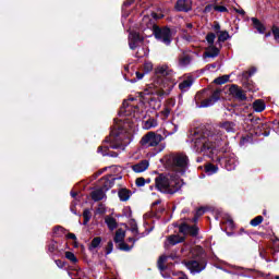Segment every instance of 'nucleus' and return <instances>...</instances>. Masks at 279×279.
<instances>
[{"label":"nucleus","instance_id":"nucleus-1","mask_svg":"<svg viewBox=\"0 0 279 279\" xmlns=\"http://www.w3.org/2000/svg\"><path fill=\"white\" fill-rule=\"evenodd\" d=\"M155 75L157 80L148 85V88L144 89V95H157L158 97L169 95L173 90V86H175L173 70L167 64H160L155 68Z\"/></svg>","mask_w":279,"mask_h":279},{"label":"nucleus","instance_id":"nucleus-2","mask_svg":"<svg viewBox=\"0 0 279 279\" xmlns=\"http://www.w3.org/2000/svg\"><path fill=\"white\" fill-rule=\"evenodd\" d=\"M155 186L160 193H169L170 195L178 193V189H180L171 174H159L155 179Z\"/></svg>","mask_w":279,"mask_h":279},{"label":"nucleus","instance_id":"nucleus-3","mask_svg":"<svg viewBox=\"0 0 279 279\" xmlns=\"http://www.w3.org/2000/svg\"><path fill=\"white\" fill-rule=\"evenodd\" d=\"M132 129V124H130V121L125 120H119L113 125V130L111 131L109 140H106V143H110L109 147L111 149H119V145L112 143L114 141V136H119V134H122V132H128V130Z\"/></svg>","mask_w":279,"mask_h":279},{"label":"nucleus","instance_id":"nucleus-4","mask_svg":"<svg viewBox=\"0 0 279 279\" xmlns=\"http://www.w3.org/2000/svg\"><path fill=\"white\" fill-rule=\"evenodd\" d=\"M172 170L177 173H184L189 169V157L184 154H177L171 158Z\"/></svg>","mask_w":279,"mask_h":279},{"label":"nucleus","instance_id":"nucleus-5","mask_svg":"<svg viewBox=\"0 0 279 279\" xmlns=\"http://www.w3.org/2000/svg\"><path fill=\"white\" fill-rule=\"evenodd\" d=\"M162 141H165L162 135L150 131L142 137L141 145L142 147H158Z\"/></svg>","mask_w":279,"mask_h":279},{"label":"nucleus","instance_id":"nucleus-6","mask_svg":"<svg viewBox=\"0 0 279 279\" xmlns=\"http://www.w3.org/2000/svg\"><path fill=\"white\" fill-rule=\"evenodd\" d=\"M153 34L157 40L163 43V45H171V29L163 27L160 28L156 25L153 26Z\"/></svg>","mask_w":279,"mask_h":279},{"label":"nucleus","instance_id":"nucleus-7","mask_svg":"<svg viewBox=\"0 0 279 279\" xmlns=\"http://www.w3.org/2000/svg\"><path fill=\"white\" fill-rule=\"evenodd\" d=\"M183 265L191 271V274H199V271H204L206 269V262L204 259L197 260H184Z\"/></svg>","mask_w":279,"mask_h":279},{"label":"nucleus","instance_id":"nucleus-8","mask_svg":"<svg viewBox=\"0 0 279 279\" xmlns=\"http://www.w3.org/2000/svg\"><path fill=\"white\" fill-rule=\"evenodd\" d=\"M220 98H221V89H216L213 93L210 98H207L201 101V105L198 106V108H208L209 106H213L214 104H216V101H219Z\"/></svg>","mask_w":279,"mask_h":279},{"label":"nucleus","instance_id":"nucleus-9","mask_svg":"<svg viewBox=\"0 0 279 279\" xmlns=\"http://www.w3.org/2000/svg\"><path fill=\"white\" fill-rule=\"evenodd\" d=\"M191 62H193V57H191V54H189L186 51H183L181 54H179L178 66L181 69H186Z\"/></svg>","mask_w":279,"mask_h":279},{"label":"nucleus","instance_id":"nucleus-10","mask_svg":"<svg viewBox=\"0 0 279 279\" xmlns=\"http://www.w3.org/2000/svg\"><path fill=\"white\" fill-rule=\"evenodd\" d=\"M193 9V2L191 0H178L175 10L178 12H191Z\"/></svg>","mask_w":279,"mask_h":279},{"label":"nucleus","instance_id":"nucleus-11","mask_svg":"<svg viewBox=\"0 0 279 279\" xmlns=\"http://www.w3.org/2000/svg\"><path fill=\"white\" fill-rule=\"evenodd\" d=\"M143 43V37L138 33H131L129 36V47L130 49H136L138 45Z\"/></svg>","mask_w":279,"mask_h":279},{"label":"nucleus","instance_id":"nucleus-12","mask_svg":"<svg viewBox=\"0 0 279 279\" xmlns=\"http://www.w3.org/2000/svg\"><path fill=\"white\" fill-rule=\"evenodd\" d=\"M229 90L231 95L240 101H245V99H247V96H245V92H243V89L239 88V86L236 85H232Z\"/></svg>","mask_w":279,"mask_h":279},{"label":"nucleus","instance_id":"nucleus-13","mask_svg":"<svg viewBox=\"0 0 279 279\" xmlns=\"http://www.w3.org/2000/svg\"><path fill=\"white\" fill-rule=\"evenodd\" d=\"M196 151H206L213 147V143L206 141V138H199L195 141Z\"/></svg>","mask_w":279,"mask_h":279},{"label":"nucleus","instance_id":"nucleus-14","mask_svg":"<svg viewBox=\"0 0 279 279\" xmlns=\"http://www.w3.org/2000/svg\"><path fill=\"white\" fill-rule=\"evenodd\" d=\"M147 169H149V160L147 159H144L132 166V170L135 173H143L144 171H147Z\"/></svg>","mask_w":279,"mask_h":279},{"label":"nucleus","instance_id":"nucleus-15","mask_svg":"<svg viewBox=\"0 0 279 279\" xmlns=\"http://www.w3.org/2000/svg\"><path fill=\"white\" fill-rule=\"evenodd\" d=\"M180 231L184 232V234H191V236H197V228L195 226L184 223L180 227Z\"/></svg>","mask_w":279,"mask_h":279},{"label":"nucleus","instance_id":"nucleus-16","mask_svg":"<svg viewBox=\"0 0 279 279\" xmlns=\"http://www.w3.org/2000/svg\"><path fill=\"white\" fill-rule=\"evenodd\" d=\"M184 238H180L179 235H170L165 242V247H169L170 245H178V243H182Z\"/></svg>","mask_w":279,"mask_h":279},{"label":"nucleus","instance_id":"nucleus-17","mask_svg":"<svg viewBox=\"0 0 279 279\" xmlns=\"http://www.w3.org/2000/svg\"><path fill=\"white\" fill-rule=\"evenodd\" d=\"M219 56V50L215 46H209L204 52V58H217Z\"/></svg>","mask_w":279,"mask_h":279},{"label":"nucleus","instance_id":"nucleus-18","mask_svg":"<svg viewBox=\"0 0 279 279\" xmlns=\"http://www.w3.org/2000/svg\"><path fill=\"white\" fill-rule=\"evenodd\" d=\"M118 195L120 197V202H128V199L132 197V192L128 189H121L119 190Z\"/></svg>","mask_w":279,"mask_h":279},{"label":"nucleus","instance_id":"nucleus-19","mask_svg":"<svg viewBox=\"0 0 279 279\" xmlns=\"http://www.w3.org/2000/svg\"><path fill=\"white\" fill-rule=\"evenodd\" d=\"M253 27L257 29L259 34H265V25L256 17H252Z\"/></svg>","mask_w":279,"mask_h":279},{"label":"nucleus","instance_id":"nucleus-20","mask_svg":"<svg viewBox=\"0 0 279 279\" xmlns=\"http://www.w3.org/2000/svg\"><path fill=\"white\" fill-rule=\"evenodd\" d=\"M266 108L265 100L257 99L253 102V110L255 112H263Z\"/></svg>","mask_w":279,"mask_h":279},{"label":"nucleus","instance_id":"nucleus-21","mask_svg":"<svg viewBox=\"0 0 279 279\" xmlns=\"http://www.w3.org/2000/svg\"><path fill=\"white\" fill-rule=\"evenodd\" d=\"M106 197V193H104V190H95L92 192V199L94 202H101Z\"/></svg>","mask_w":279,"mask_h":279},{"label":"nucleus","instance_id":"nucleus-22","mask_svg":"<svg viewBox=\"0 0 279 279\" xmlns=\"http://www.w3.org/2000/svg\"><path fill=\"white\" fill-rule=\"evenodd\" d=\"M114 243H123V241H125V232L123 231V229H118L116 231V235L113 238Z\"/></svg>","mask_w":279,"mask_h":279},{"label":"nucleus","instance_id":"nucleus-23","mask_svg":"<svg viewBox=\"0 0 279 279\" xmlns=\"http://www.w3.org/2000/svg\"><path fill=\"white\" fill-rule=\"evenodd\" d=\"M191 86H193V81H191V78L184 80L182 83L179 84V88L180 90H182V93H186V90H189Z\"/></svg>","mask_w":279,"mask_h":279},{"label":"nucleus","instance_id":"nucleus-24","mask_svg":"<svg viewBox=\"0 0 279 279\" xmlns=\"http://www.w3.org/2000/svg\"><path fill=\"white\" fill-rule=\"evenodd\" d=\"M219 128L226 130V132H234V123L232 122H221Z\"/></svg>","mask_w":279,"mask_h":279},{"label":"nucleus","instance_id":"nucleus-25","mask_svg":"<svg viewBox=\"0 0 279 279\" xmlns=\"http://www.w3.org/2000/svg\"><path fill=\"white\" fill-rule=\"evenodd\" d=\"M105 221L110 230H114V228H117V220L114 218L107 217Z\"/></svg>","mask_w":279,"mask_h":279},{"label":"nucleus","instance_id":"nucleus-26","mask_svg":"<svg viewBox=\"0 0 279 279\" xmlns=\"http://www.w3.org/2000/svg\"><path fill=\"white\" fill-rule=\"evenodd\" d=\"M219 168H217V166L209 163L207 166H205V171L206 173H208L209 175H213V173H217Z\"/></svg>","mask_w":279,"mask_h":279},{"label":"nucleus","instance_id":"nucleus-27","mask_svg":"<svg viewBox=\"0 0 279 279\" xmlns=\"http://www.w3.org/2000/svg\"><path fill=\"white\" fill-rule=\"evenodd\" d=\"M99 245H101V238L96 236L92 240V243L89 245V250H96V247H99Z\"/></svg>","mask_w":279,"mask_h":279},{"label":"nucleus","instance_id":"nucleus-28","mask_svg":"<svg viewBox=\"0 0 279 279\" xmlns=\"http://www.w3.org/2000/svg\"><path fill=\"white\" fill-rule=\"evenodd\" d=\"M167 255H161L158 259V267L161 271H165L166 269L165 263H167Z\"/></svg>","mask_w":279,"mask_h":279},{"label":"nucleus","instance_id":"nucleus-29","mask_svg":"<svg viewBox=\"0 0 279 279\" xmlns=\"http://www.w3.org/2000/svg\"><path fill=\"white\" fill-rule=\"evenodd\" d=\"M183 40H185V43H197V38L195 36H192L189 33H184L182 35Z\"/></svg>","mask_w":279,"mask_h":279},{"label":"nucleus","instance_id":"nucleus-30","mask_svg":"<svg viewBox=\"0 0 279 279\" xmlns=\"http://www.w3.org/2000/svg\"><path fill=\"white\" fill-rule=\"evenodd\" d=\"M228 38H230V34H228V32H226V31L219 32L218 40L220 43H226V40H228Z\"/></svg>","mask_w":279,"mask_h":279},{"label":"nucleus","instance_id":"nucleus-31","mask_svg":"<svg viewBox=\"0 0 279 279\" xmlns=\"http://www.w3.org/2000/svg\"><path fill=\"white\" fill-rule=\"evenodd\" d=\"M90 217H93V215L90 214V210L85 209L83 211L84 226H86V223H88L90 221Z\"/></svg>","mask_w":279,"mask_h":279},{"label":"nucleus","instance_id":"nucleus-32","mask_svg":"<svg viewBox=\"0 0 279 279\" xmlns=\"http://www.w3.org/2000/svg\"><path fill=\"white\" fill-rule=\"evenodd\" d=\"M262 223H263V216H257L251 220V226H253V228H256V226H260Z\"/></svg>","mask_w":279,"mask_h":279},{"label":"nucleus","instance_id":"nucleus-33","mask_svg":"<svg viewBox=\"0 0 279 279\" xmlns=\"http://www.w3.org/2000/svg\"><path fill=\"white\" fill-rule=\"evenodd\" d=\"M65 258H68V260H70L71 263H77V257L75 256V254L73 252H65Z\"/></svg>","mask_w":279,"mask_h":279},{"label":"nucleus","instance_id":"nucleus-34","mask_svg":"<svg viewBox=\"0 0 279 279\" xmlns=\"http://www.w3.org/2000/svg\"><path fill=\"white\" fill-rule=\"evenodd\" d=\"M158 125V121L156 119H149L146 121V128L147 130L151 128H156Z\"/></svg>","mask_w":279,"mask_h":279},{"label":"nucleus","instance_id":"nucleus-35","mask_svg":"<svg viewBox=\"0 0 279 279\" xmlns=\"http://www.w3.org/2000/svg\"><path fill=\"white\" fill-rule=\"evenodd\" d=\"M234 159H226V169H228V171H232V169H234Z\"/></svg>","mask_w":279,"mask_h":279},{"label":"nucleus","instance_id":"nucleus-36","mask_svg":"<svg viewBox=\"0 0 279 279\" xmlns=\"http://www.w3.org/2000/svg\"><path fill=\"white\" fill-rule=\"evenodd\" d=\"M275 40L279 44V27L272 26L271 28Z\"/></svg>","mask_w":279,"mask_h":279},{"label":"nucleus","instance_id":"nucleus-37","mask_svg":"<svg viewBox=\"0 0 279 279\" xmlns=\"http://www.w3.org/2000/svg\"><path fill=\"white\" fill-rule=\"evenodd\" d=\"M144 71L145 73H149L154 71V64L151 62L144 63Z\"/></svg>","mask_w":279,"mask_h":279},{"label":"nucleus","instance_id":"nucleus-38","mask_svg":"<svg viewBox=\"0 0 279 279\" xmlns=\"http://www.w3.org/2000/svg\"><path fill=\"white\" fill-rule=\"evenodd\" d=\"M119 248L123 252H130L132 250V246L128 245L125 242H121L119 244Z\"/></svg>","mask_w":279,"mask_h":279},{"label":"nucleus","instance_id":"nucleus-39","mask_svg":"<svg viewBox=\"0 0 279 279\" xmlns=\"http://www.w3.org/2000/svg\"><path fill=\"white\" fill-rule=\"evenodd\" d=\"M215 38H216L215 33H209L206 36V40L207 43H209V45H213L215 43Z\"/></svg>","mask_w":279,"mask_h":279},{"label":"nucleus","instance_id":"nucleus-40","mask_svg":"<svg viewBox=\"0 0 279 279\" xmlns=\"http://www.w3.org/2000/svg\"><path fill=\"white\" fill-rule=\"evenodd\" d=\"M112 250H114V244L112 243V241H109L106 246V254H112Z\"/></svg>","mask_w":279,"mask_h":279},{"label":"nucleus","instance_id":"nucleus-41","mask_svg":"<svg viewBox=\"0 0 279 279\" xmlns=\"http://www.w3.org/2000/svg\"><path fill=\"white\" fill-rule=\"evenodd\" d=\"M206 213V209H204L203 207L198 208L196 210V214H195V221H197V219H199V217H202V215H204Z\"/></svg>","mask_w":279,"mask_h":279},{"label":"nucleus","instance_id":"nucleus-42","mask_svg":"<svg viewBox=\"0 0 279 279\" xmlns=\"http://www.w3.org/2000/svg\"><path fill=\"white\" fill-rule=\"evenodd\" d=\"M228 76H222V77H218V78H216L214 82H215V84H226V82H228Z\"/></svg>","mask_w":279,"mask_h":279},{"label":"nucleus","instance_id":"nucleus-43","mask_svg":"<svg viewBox=\"0 0 279 279\" xmlns=\"http://www.w3.org/2000/svg\"><path fill=\"white\" fill-rule=\"evenodd\" d=\"M194 252H197L196 256H201V254L204 253V248H202V246H195V247L192 250V254H195Z\"/></svg>","mask_w":279,"mask_h":279},{"label":"nucleus","instance_id":"nucleus-44","mask_svg":"<svg viewBox=\"0 0 279 279\" xmlns=\"http://www.w3.org/2000/svg\"><path fill=\"white\" fill-rule=\"evenodd\" d=\"M214 10L216 12H228V8H226L223 5H216V7H214Z\"/></svg>","mask_w":279,"mask_h":279},{"label":"nucleus","instance_id":"nucleus-45","mask_svg":"<svg viewBox=\"0 0 279 279\" xmlns=\"http://www.w3.org/2000/svg\"><path fill=\"white\" fill-rule=\"evenodd\" d=\"M136 186H145V179L144 178H137L135 181Z\"/></svg>","mask_w":279,"mask_h":279},{"label":"nucleus","instance_id":"nucleus-46","mask_svg":"<svg viewBox=\"0 0 279 279\" xmlns=\"http://www.w3.org/2000/svg\"><path fill=\"white\" fill-rule=\"evenodd\" d=\"M171 113V110L169 108H166L163 111H161V114L167 118Z\"/></svg>","mask_w":279,"mask_h":279},{"label":"nucleus","instance_id":"nucleus-47","mask_svg":"<svg viewBox=\"0 0 279 279\" xmlns=\"http://www.w3.org/2000/svg\"><path fill=\"white\" fill-rule=\"evenodd\" d=\"M66 239H71L72 241H77V236L74 233H68Z\"/></svg>","mask_w":279,"mask_h":279},{"label":"nucleus","instance_id":"nucleus-48","mask_svg":"<svg viewBox=\"0 0 279 279\" xmlns=\"http://www.w3.org/2000/svg\"><path fill=\"white\" fill-rule=\"evenodd\" d=\"M58 232H64V228L63 227H54V233L58 234Z\"/></svg>","mask_w":279,"mask_h":279},{"label":"nucleus","instance_id":"nucleus-49","mask_svg":"<svg viewBox=\"0 0 279 279\" xmlns=\"http://www.w3.org/2000/svg\"><path fill=\"white\" fill-rule=\"evenodd\" d=\"M137 80H143L145 77V73L136 72Z\"/></svg>","mask_w":279,"mask_h":279},{"label":"nucleus","instance_id":"nucleus-50","mask_svg":"<svg viewBox=\"0 0 279 279\" xmlns=\"http://www.w3.org/2000/svg\"><path fill=\"white\" fill-rule=\"evenodd\" d=\"M58 247L56 246V244H50L49 247H48L49 252H53Z\"/></svg>","mask_w":279,"mask_h":279},{"label":"nucleus","instance_id":"nucleus-51","mask_svg":"<svg viewBox=\"0 0 279 279\" xmlns=\"http://www.w3.org/2000/svg\"><path fill=\"white\" fill-rule=\"evenodd\" d=\"M195 99L196 101H199V99H202V93L196 94Z\"/></svg>","mask_w":279,"mask_h":279},{"label":"nucleus","instance_id":"nucleus-52","mask_svg":"<svg viewBox=\"0 0 279 279\" xmlns=\"http://www.w3.org/2000/svg\"><path fill=\"white\" fill-rule=\"evenodd\" d=\"M132 232H133V233L138 232V228L136 227V225H134V226L132 227Z\"/></svg>","mask_w":279,"mask_h":279},{"label":"nucleus","instance_id":"nucleus-53","mask_svg":"<svg viewBox=\"0 0 279 279\" xmlns=\"http://www.w3.org/2000/svg\"><path fill=\"white\" fill-rule=\"evenodd\" d=\"M151 16H153V19H160V16H158V14H156V13H151Z\"/></svg>","mask_w":279,"mask_h":279},{"label":"nucleus","instance_id":"nucleus-54","mask_svg":"<svg viewBox=\"0 0 279 279\" xmlns=\"http://www.w3.org/2000/svg\"><path fill=\"white\" fill-rule=\"evenodd\" d=\"M104 149H105V151H106V147H104V146H99V147H98V151H104Z\"/></svg>","mask_w":279,"mask_h":279},{"label":"nucleus","instance_id":"nucleus-55","mask_svg":"<svg viewBox=\"0 0 279 279\" xmlns=\"http://www.w3.org/2000/svg\"><path fill=\"white\" fill-rule=\"evenodd\" d=\"M147 21H149V17H148V16H145V17L143 19V23H147Z\"/></svg>","mask_w":279,"mask_h":279},{"label":"nucleus","instance_id":"nucleus-56","mask_svg":"<svg viewBox=\"0 0 279 279\" xmlns=\"http://www.w3.org/2000/svg\"><path fill=\"white\" fill-rule=\"evenodd\" d=\"M254 73H256V69H253V70L250 72V75H254Z\"/></svg>","mask_w":279,"mask_h":279},{"label":"nucleus","instance_id":"nucleus-57","mask_svg":"<svg viewBox=\"0 0 279 279\" xmlns=\"http://www.w3.org/2000/svg\"><path fill=\"white\" fill-rule=\"evenodd\" d=\"M186 27H187L189 29H191V27H193V24L189 23V24H186Z\"/></svg>","mask_w":279,"mask_h":279},{"label":"nucleus","instance_id":"nucleus-58","mask_svg":"<svg viewBox=\"0 0 279 279\" xmlns=\"http://www.w3.org/2000/svg\"><path fill=\"white\" fill-rule=\"evenodd\" d=\"M158 204H160V199L157 201V202H155V203H153V206H156V205H158Z\"/></svg>","mask_w":279,"mask_h":279},{"label":"nucleus","instance_id":"nucleus-59","mask_svg":"<svg viewBox=\"0 0 279 279\" xmlns=\"http://www.w3.org/2000/svg\"><path fill=\"white\" fill-rule=\"evenodd\" d=\"M239 14H245V11L241 10V11H238Z\"/></svg>","mask_w":279,"mask_h":279},{"label":"nucleus","instance_id":"nucleus-60","mask_svg":"<svg viewBox=\"0 0 279 279\" xmlns=\"http://www.w3.org/2000/svg\"><path fill=\"white\" fill-rule=\"evenodd\" d=\"M255 122L260 123V119L259 118L255 119Z\"/></svg>","mask_w":279,"mask_h":279},{"label":"nucleus","instance_id":"nucleus-61","mask_svg":"<svg viewBox=\"0 0 279 279\" xmlns=\"http://www.w3.org/2000/svg\"><path fill=\"white\" fill-rule=\"evenodd\" d=\"M129 241H131V242H134V239H132V238H129Z\"/></svg>","mask_w":279,"mask_h":279},{"label":"nucleus","instance_id":"nucleus-62","mask_svg":"<svg viewBox=\"0 0 279 279\" xmlns=\"http://www.w3.org/2000/svg\"><path fill=\"white\" fill-rule=\"evenodd\" d=\"M263 215H267V210H264V211H263Z\"/></svg>","mask_w":279,"mask_h":279},{"label":"nucleus","instance_id":"nucleus-63","mask_svg":"<svg viewBox=\"0 0 279 279\" xmlns=\"http://www.w3.org/2000/svg\"><path fill=\"white\" fill-rule=\"evenodd\" d=\"M216 29H219V25L216 26Z\"/></svg>","mask_w":279,"mask_h":279},{"label":"nucleus","instance_id":"nucleus-64","mask_svg":"<svg viewBox=\"0 0 279 279\" xmlns=\"http://www.w3.org/2000/svg\"><path fill=\"white\" fill-rule=\"evenodd\" d=\"M276 279H279V276H277Z\"/></svg>","mask_w":279,"mask_h":279}]
</instances>
